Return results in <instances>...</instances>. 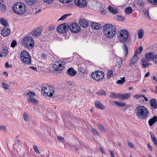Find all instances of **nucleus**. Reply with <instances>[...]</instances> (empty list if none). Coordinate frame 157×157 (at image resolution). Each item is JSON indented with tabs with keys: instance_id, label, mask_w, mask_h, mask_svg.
<instances>
[{
	"instance_id": "f8f14e48",
	"label": "nucleus",
	"mask_w": 157,
	"mask_h": 157,
	"mask_svg": "<svg viewBox=\"0 0 157 157\" xmlns=\"http://www.w3.org/2000/svg\"><path fill=\"white\" fill-rule=\"evenodd\" d=\"M75 3L80 7H85L87 5L86 0H75Z\"/></svg>"
},
{
	"instance_id": "3c124183",
	"label": "nucleus",
	"mask_w": 157,
	"mask_h": 157,
	"mask_svg": "<svg viewBox=\"0 0 157 157\" xmlns=\"http://www.w3.org/2000/svg\"><path fill=\"white\" fill-rule=\"evenodd\" d=\"M44 2H45L47 4L51 3L53 1V0H43Z\"/></svg>"
},
{
	"instance_id": "6e6552de",
	"label": "nucleus",
	"mask_w": 157,
	"mask_h": 157,
	"mask_svg": "<svg viewBox=\"0 0 157 157\" xmlns=\"http://www.w3.org/2000/svg\"><path fill=\"white\" fill-rule=\"evenodd\" d=\"M68 25L65 24L64 25L61 24L58 26L57 29L58 33H63L64 32L65 33L68 31Z\"/></svg>"
},
{
	"instance_id": "7ed1b4c3",
	"label": "nucleus",
	"mask_w": 157,
	"mask_h": 157,
	"mask_svg": "<svg viewBox=\"0 0 157 157\" xmlns=\"http://www.w3.org/2000/svg\"><path fill=\"white\" fill-rule=\"evenodd\" d=\"M13 10L16 14L21 15L25 13L27 10V7L23 3L17 2L14 4Z\"/></svg>"
},
{
	"instance_id": "9d476101",
	"label": "nucleus",
	"mask_w": 157,
	"mask_h": 157,
	"mask_svg": "<svg viewBox=\"0 0 157 157\" xmlns=\"http://www.w3.org/2000/svg\"><path fill=\"white\" fill-rule=\"evenodd\" d=\"M41 91L42 94L44 95L47 96L49 91L53 92V89L52 86H47L46 87H41Z\"/></svg>"
},
{
	"instance_id": "7c9ffc66",
	"label": "nucleus",
	"mask_w": 157,
	"mask_h": 157,
	"mask_svg": "<svg viewBox=\"0 0 157 157\" xmlns=\"http://www.w3.org/2000/svg\"><path fill=\"white\" fill-rule=\"evenodd\" d=\"M108 9L109 11L112 12L113 14H116L118 13L117 10V9H114L113 8L110 6H109Z\"/></svg>"
},
{
	"instance_id": "c756f323",
	"label": "nucleus",
	"mask_w": 157,
	"mask_h": 157,
	"mask_svg": "<svg viewBox=\"0 0 157 157\" xmlns=\"http://www.w3.org/2000/svg\"><path fill=\"white\" fill-rule=\"evenodd\" d=\"M144 35V31L143 29H140L138 33V36L139 39H141Z\"/></svg>"
},
{
	"instance_id": "f704fd0d",
	"label": "nucleus",
	"mask_w": 157,
	"mask_h": 157,
	"mask_svg": "<svg viewBox=\"0 0 157 157\" xmlns=\"http://www.w3.org/2000/svg\"><path fill=\"white\" fill-rule=\"evenodd\" d=\"M71 14H66L62 16L60 18H59L58 21L62 20L63 21L68 16L70 15Z\"/></svg>"
},
{
	"instance_id": "1a4fd4ad",
	"label": "nucleus",
	"mask_w": 157,
	"mask_h": 157,
	"mask_svg": "<svg viewBox=\"0 0 157 157\" xmlns=\"http://www.w3.org/2000/svg\"><path fill=\"white\" fill-rule=\"evenodd\" d=\"M68 29L71 32L73 33H76L78 32L80 29V28L78 25L76 23H73L72 25L69 26L68 25Z\"/></svg>"
},
{
	"instance_id": "864d4df0",
	"label": "nucleus",
	"mask_w": 157,
	"mask_h": 157,
	"mask_svg": "<svg viewBox=\"0 0 157 157\" xmlns=\"http://www.w3.org/2000/svg\"><path fill=\"white\" fill-rule=\"evenodd\" d=\"M55 27L53 26H50L48 27V29L49 31H52L55 29Z\"/></svg>"
},
{
	"instance_id": "ddd939ff",
	"label": "nucleus",
	"mask_w": 157,
	"mask_h": 157,
	"mask_svg": "<svg viewBox=\"0 0 157 157\" xmlns=\"http://www.w3.org/2000/svg\"><path fill=\"white\" fill-rule=\"evenodd\" d=\"M79 24L81 27L85 28L87 27L89 24L87 20L84 19H79Z\"/></svg>"
},
{
	"instance_id": "338daca9",
	"label": "nucleus",
	"mask_w": 157,
	"mask_h": 157,
	"mask_svg": "<svg viewBox=\"0 0 157 157\" xmlns=\"http://www.w3.org/2000/svg\"><path fill=\"white\" fill-rule=\"evenodd\" d=\"M99 149H100V151H101V152L102 154H103L104 155H105V153L103 149L101 148V147H99Z\"/></svg>"
},
{
	"instance_id": "c85d7f7f",
	"label": "nucleus",
	"mask_w": 157,
	"mask_h": 157,
	"mask_svg": "<svg viewBox=\"0 0 157 157\" xmlns=\"http://www.w3.org/2000/svg\"><path fill=\"white\" fill-rule=\"evenodd\" d=\"M115 104L120 107H124L126 105V104L124 102H118L117 101H114Z\"/></svg>"
},
{
	"instance_id": "774afa93",
	"label": "nucleus",
	"mask_w": 157,
	"mask_h": 157,
	"mask_svg": "<svg viewBox=\"0 0 157 157\" xmlns=\"http://www.w3.org/2000/svg\"><path fill=\"white\" fill-rule=\"evenodd\" d=\"M109 152L111 154V157H114V154L112 151H110Z\"/></svg>"
},
{
	"instance_id": "4be33fe9",
	"label": "nucleus",
	"mask_w": 157,
	"mask_h": 157,
	"mask_svg": "<svg viewBox=\"0 0 157 157\" xmlns=\"http://www.w3.org/2000/svg\"><path fill=\"white\" fill-rule=\"evenodd\" d=\"M41 32L40 30L39 29H34L32 32V34L33 36H39Z\"/></svg>"
},
{
	"instance_id": "39448f33",
	"label": "nucleus",
	"mask_w": 157,
	"mask_h": 157,
	"mask_svg": "<svg viewBox=\"0 0 157 157\" xmlns=\"http://www.w3.org/2000/svg\"><path fill=\"white\" fill-rule=\"evenodd\" d=\"M22 44L25 47L31 49L34 46V40L32 37L27 36L23 39Z\"/></svg>"
},
{
	"instance_id": "de8ad7c7",
	"label": "nucleus",
	"mask_w": 157,
	"mask_h": 157,
	"mask_svg": "<svg viewBox=\"0 0 157 157\" xmlns=\"http://www.w3.org/2000/svg\"><path fill=\"white\" fill-rule=\"evenodd\" d=\"M2 52L4 54H6L7 53V48L6 46L3 47L2 48Z\"/></svg>"
},
{
	"instance_id": "bf43d9fd",
	"label": "nucleus",
	"mask_w": 157,
	"mask_h": 157,
	"mask_svg": "<svg viewBox=\"0 0 157 157\" xmlns=\"http://www.w3.org/2000/svg\"><path fill=\"white\" fill-rule=\"evenodd\" d=\"M79 71L81 72L84 73L85 72V70L82 67H80L78 68Z\"/></svg>"
},
{
	"instance_id": "052dcab7",
	"label": "nucleus",
	"mask_w": 157,
	"mask_h": 157,
	"mask_svg": "<svg viewBox=\"0 0 157 157\" xmlns=\"http://www.w3.org/2000/svg\"><path fill=\"white\" fill-rule=\"evenodd\" d=\"M58 140L61 142H63L64 141V139L61 136H58Z\"/></svg>"
},
{
	"instance_id": "13d9d810",
	"label": "nucleus",
	"mask_w": 157,
	"mask_h": 157,
	"mask_svg": "<svg viewBox=\"0 0 157 157\" xmlns=\"http://www.w3.org/2000/svg\"><path fill=\"white\" fill-rule=\"evenodd\" d=\"M92 131L94 134H97V136H98V134L95 128H92Z\"/></svg>"
},
{
	"instance_id": "c03bdc74",
	"label": "nucleus",
	"mask_w": 157,
	"mask_h": 157,
	"mask_svg": "<svg viewBox=\"0 0 157 157\" xmlns=\"http://www.w3.org/2000/svg\"><path fill=\"white\" fill-rule=\"evenodd\" d=\"M24 119L25 121H28V118L27 116V114L26 113H25L23 114Z\"/></svg>"
},
{
	"instance_id": "f03ea898",
	"label": "nucleus",
	"mask_w": 157,
	"mask_h": 157,
	"mask_svg": "<svg viewBox=\"0 0 157 157\" xmlns=\"http://www.w3.org/2000/svg\"><path fill=\"white\" fill-rule=\"evenodd\" d=\"M104 35L108 38H112L116 33V28L113 25L108 24L104 25L103 27Z\"/></svg>"
},
{
	"instance_id": "393cba45",
	"label": "nucleus",
	"mask_w": 157,
	"mask_h": 157,
	"mask_svg": "<svg viewBox=\"0 0 157 157\" xmlns=\"http://www.w3.org/2000/svg\"><path fill=\"white\" fill-rule=\"evenodd\" d=\"M151 139L153 143L155 145V146L157 147V140H156L155 136L154 134L151 133Z\"/></svg>"
},
{
	"instance_id": "72a5a7b5",
	"label": "nucleus",
	"mask_w": 157,
	"mask_h": 157,
	"mask_svg": "<svg viewBox=\"0 0 157 157\" xmlns=\"http://www.w3.org/2000/svg\"><path fill=\"white\" fill-rule=\"evenodd\" d=\"M132 11V8L129 7H127L125 10V12L127 14H130Z\"/></svg>"
},
{
	"instance_id": "8fccbe9b",
	"label": "nucleus",
	"mask_w": 157,
	"mask_h": 157,
	"mask_svg": "<svg viewBox=\"0 0 157 157\" xmlns=\"http://www.w3.org/2000/svg\"><path fill=\"white\" fill-rule=\"evenodd\" d=\"M153 60L155 63L157 64V54H156L155 55L154 57H153Z\"/></svg>"
},
{
	"instance_id": "bb28decb",
	"label": "nucleus",
	"mask_w": 157,
	"mask_h": 157,
	"mask_svg": "<svg viewBox=\"0 0 157 157\" xmlns=\"http://www.w3.org/2000/svg\"><path fill=\"white\" fill-rule=\"evenodd\" d=\"M6 10V7L5 5L2 3H0V11L4 12Z\"/></svg>"
},
{
	"instance_id": "ea45409f",
	"label": "nucleus",
	"mask_w": 157,
	"mask_h": 157,
	"mask_svg": "<svg viewBox=\"0 0 157 157\" xmlns=\"http://www.w3.org/2000/svg\"><path fill=\"white\" fill-rule=\"evenodd\" d=\"M117 19L118 21H123L124 20L125 18L122 16L118 15L117 17Z\"/></svg>"
},
{
	"instance_id": "603ef678",
	"label": "nucleus",
	"mask_w": 157,
	"mask_h": 157,
	"mask_svg": "<svg viewBox=\"0 0 157 157\" xmlns=\"http://www.w3.org/2000/svg\"><path fill=\"white\" fill-rule=\"evenodd\" d=\"M48 92V95L47 96H48L50 97H51L53 96V94L54 93V91L53 90V92H52V91H50Z\"/></svg>"
},
{
	"instance_id": "2f4dec72",
	"label": "nucleus",
	"mask_w": 157,
	"mask_h": 157,
	"mask_svg": "<svg viewBox=\"0 0 157 157\" xmlns=\"http://www.w3.org/2000/svg\"><path fill=\"white\" fill-rule=\"evenodd\" d=\"M137 1V5L141 7L143 6L145 4V2L143 0H136Z\"/></svg>"
},
{
	"instance_id": "c9c22d12",
	"label": "nucleus",
	"mask_w": 157,
	"mask_h": 157,
	"mask_svg": "<svg viewBox=\"0 0 157 157\" xmlns=\"http://www.w3.org/2000/svg\"><path fill=\"white\" fill-rule=\"evenodd\" d=\"M125 82L124 78H121L120 80H118L116 82V83L119 84H123Z\"/></svg>"
},
{
	"instance_id": "a211bd4d",
	"label": "nucleus",
	"mask_w": 157,
	"mask_h": 157,
	"mask_svg": "<svg viewBox=\"0 0 157 157\" xmlns=\"http://www.w3.org/2000/svg\"><path fill=\"white\" fill-rule=\"evenodd\" d=\"M138 58V56L137 55H135L131 58L130 61L129 66H132L137 61Z\"/></svg>"
},
{
	"instance_id": "a878e982",
	"label": "nucleus",
	"mask_w": 157,
	"mask_h": 157,
	"mask_svg": "<svg viewBox=\"0 0 157 157\" xmlns=\"http://www.w3.org/2000/svg\"><path fill=\"white\" fill-rule=\"evenodd\" d=\"M120 95V94H117L116 93L111 92L110 93L109 95V97L113 98H117V97L119 98V96Z\"/></svg>"
},
{
	"instance_id": "680f3d73",
	"label": "nucleus",
	"mask_w": 157,
	"mask_h": 157,
	"mask_svg": "<svg viewBox=\"0 0 157 157\" xmlns=\"http://www.w3.org/2000/svg\"><path fill=\"white\" fill-rule=\"evenodd\" d=\"M128 145L129 147L131 148H133L134 147V145L133 144L132 142H130L128 143Z\"/></svg>"
},
{
	"instance_id": "79ce46f5",
	"label": "nucleus",
	"mask_w": 157,
	"mask_h": 157,
	"mask_svg": "<svg viewBox=\"0 0 157 157\" xmlns=\"http://www.w3.org/2000/svg\"><path fill=\"white\" fill-rule=\"evenodd\" d=\"M148 1L153 5H157V0H147Z\"/></svg>"
},
{
	"instance_id": "e433bc0d",
	"label": "nucleus",
	"mask_w": 157,
	"mask_h": 157,
	"mask_svg": "<svg viewBox=\"0 0 157 157\" xmlns=\"http://www.w3.org/2000/svg\"><path fill=\"white\" fill-rule=\"evenodd\" d=\"M122 48L123 50L124 51L125 53V55L126 56L127 55L128 52V47L125 44H124L123 46H122Z\"/></svg>"
},
{
	"instance_id": "09e8293b",
	"label": "nucleus",
	"mask_w": 157,
	"mask_h": 157,
	"mask_svg": "<svg viewBox=\"0 0 157 157\" xmlns=\"http://www.w3.org/2000/svg\"><path fill=\"white\" fill-rule=\"evenodd\" d=\"M17 45V42L15 40H13L11 44V46L13 48H14Z\"/></svg>"
},
{
	"instance_id": "412c9836",
	"label": "nucleus",
	"mask_w": 157,
	"mask_h": 157,
	"mask_svg": "<svg viewBox=\"0 0 157 157\" xmlns=\"http://www.w3.org/2000/svg\"><path fill=\"white\" fill-rule=\"evenodd\" d=\"M90 26L91 28L96 30L98 29L99 28H101L98 23L94 22L90 23Z\"/></svg>"
},
{
	"instance_id": "2eb2a0df",
	"label": "nucleus",
	"mask_w": 157,
	"mask_h": 157,
	"mask_svg": "<svg viewBox=\"0 0 157 157\" xmlns=\"http://www.w3.org/2000/svg\"><path fill=\"white\" fill-rule=\"evenodd\" d=\"M151 107L153 109H157V101L155 98L151 99L150 101Z\"/></svg>"
},
{
	"instance_id": "4468645a",
	"label": "nucleus",
	"mask_w": 157,
	"mask_h": 157,
	"mask_svg": "<svg viewBox=\"0 0 157 157\" xmlns=\"http://www.w3.org/2000/svg\"><path fill=\"white\" fill-rule=\"evenodd\" d=\"M67 74L71 77L74 76L76 74V71L72 67L68 68L67 71Z\"/></svg>"
},
{
	"instance_id": "69168bd1",
	"label": "nucleus",
	"mask_w": 157,
	"mask_h": 157,
	"mask_svg": "<svg viewBox=\"0 0 157 157\" xmlns=\"http://www.w3.org/2000/svg\"><path fill=\"white\" fill-rule=\"evenodd\" d=\"M60 2L63 3H68V0H59Z\"/></svg>"
},
{
	"instance_id": "f257e3e1",
	"label": "nucleus",
	"mask_w": 157,
	"mask_h": 157,
	"mask_svg": "<svg viewBox=\"0 0 157 157\" xmlns=\"http://www.w3.org/2000/svg\"><path fill=\"white\" fill-rule=\"evenodd\" d=\"M135 112L136 116L141 120L146 119L149 113L147 109L143 105H140L136 107Z\"/></svg>"
},
{
	"instance_id": "cd10ccee",
	"label": "nucleus",
	"mask_w": 157,
	"mask_h": 157,
	"mask_svg": "<svg viewBox=\"0 0 157 157\" xmlns=\"http://www.w3.org/2000/svg\"><path fill=\"white\" fill-rule=\"evenodd\" d=\"M1 24L5 26H7L8 25L7 21L2 18L0 20Z\"/></svg>"
},
{
	"instance_id": "49530a36",
	"label": "nucleus",
	"mask_w": 157,
	"mask_h": 157,
	"mask_svg": "<svg viewBox=\"0 0 157 157\" xmlns=\"http://www.w3.org/2000/svg\"><path fill=\"white\" fill-rule=\"evenodd\" d=\"M2 87L5 90H8L9 89V86L7 84L3 83L2 84Z\"/></svg>"
},
{
	"instance_id": "4c0bfd02",
	"label": "nucleus",
	"mask_w": 157,
	"mask_h": 157,
	"mask_svg": "<svg viewBox=\"0 0 157 157\" xmlns=\"http://www.w3.org/2000/svg\"><path fill=\"white\" fill-rule=\"evenodd\" d=\"M28 102H33V104L37 103L38 101L35 98H29L28 99Z\"/></svg>"
},
{
	"instance_id": "58836bf2",
	"label": "nucleus",
	"mask_w": 157,
	"mask_h": 157,
	"mask_svg": "<svg viewBox=\"0 0 157 157\" xmlns=\"http://www.w3.org/2000/svg\"><path fill=\"white\" fill-rule=\"evenodd\" d=\"M96 94L98 95H105L106 92L105 91L103 90H101L96 93Z\"/></svg>"
},
{
	"instance_id": "aec40b11",
	"label": "nucleus",
	"mask_w": 157,
	"mask_h": 157,
	"mask_svg": "<svg viewBox=\"0 0 157 157\" xmlns=\"http://www.w3.org/2000/svg\"><path fill=\"white\" fill-rule=\"evenodd\" d=\"M95 105L96 108L100 109H105L104 106L102 105L100 101H96L95 102Z\"/></svg>"
},
{
	"instance_id": "a18cd8bd",
	"label": "nucleus",
	"mask_w": 157,
	"mask_h": 157,
	"mask_svg": "<svg viewBox=\"0 0 157 157\" xmlns=\"http://www.w3.org/2000/svg\"><path fill=\"white\" fill-rule=\"evenodd\" d=\"M33 149L34 151L38 154H40V151L37 148V147L36 146H34L33 147Z\"/></svg>"
},
{
	"instance_id": "6e6d98bb",
	"label": "nucleus",
	"mask_w": 157,
	"mask_h": 157,
	"mask_svg": "<svg viewBox=\"0 0 157 157\" xmlns=\"http://www.w3.org/2000/svg\"><path fill=\"white\" fill-rule=\"evenodd\" d=\"M2 130L3 131H4L5 132L6 131V127L5 126H3L2 125L0 126V130Z\"/></svg>"
},
{
	"instance_id": "5701e85b",
	"label": "nucleus",
	"mask_w": 157,
	"mask_h": 157,
	"mask_svg": "<svg viewBox=\"0 0 157 157\" xmlns=\"http://www.w3.org/2000/svg\"><path fill=\"white\" fill-rule=\"evenodd\" d=\"M157 121V117L156 116H154L152 118L149 119L148 121L149 126H152Z\"/></svg>"
},
{
	"instance_id": "e2e57ef3",
	"label": "nucleus",
	"mask_w": 157,
	"mask_h": 157,
	"mask_svg": "<svg viewBox=\"0 0 157 157\" xmlns=\"http://www.w3.org/2000/svg\"><path fill=\"white\" fill-rule=\"evenodd\" d=\"M147 147L150 150V151H152V148L151 147V145L148 143L147 144Z\"/></svg>"
},
{
	"instance_id": "a19ab883",
	"label": "nucleus",
	"mask_w": 157,
	"mask_h": 157,
	"mask_svg": "<svg viewBox=\"0 0 157 157\" xmlns=\"http://www.w3.org/2000/svg\"><path fill=\"white\" fill-rule=\"evenodd\" d=\"M98 125L101 131H102L103 132H105V130L103 126L102 125L100 124H98Z\"/></svg>"
},
{
	"instance_id": "9b49d317",
	"label": "nucleus",
	"mask_w": 157,
	"mask_h": 157,
	"mask_svg": "<svg viewBox=\"0 0 157 157\" xmlns=\"http://www.w3.org/2000/svg\"><path fill=\"white\" fill-rule=\"evenodd\" d=\"M65 63L63 62H62L61 63H60L58 62H56L53 65V68L56 71H60L62 70L64 66L65 65Z\"/></svg>"
},
{
	"instance_id": "4d7b16f0",
	"label": "nucleus",
	"mask_w": 157,
	"mask_h": 157,
	"mask_svg": "<svg viewBox=\"0 0 157 157\" xmlns=\"http://www.w3.org/2000/svg\"><path fill=\"white\" fill-rule=\"evenodd\" d=\"M150 65V64L147 63H146L142 65V67L143 68H145V67H148Z\"/></svg>"
},
{
	"instance_id": "473e14b6",
	"label": "nucleus",
	"mask_w": 157,
	"mask_h": 157,
	"mask_svg": "<svg viewBox=\"0 0 157 157\" xmlns=\"http://www.w3.org/2000/svg\"><path fill=\"white\" fill-rule=\"evenodd\" d=\"M107 78H109L113 76V71L110 70H109L107 72Z\"/></svg>"
},
{
	"instance_id": "423d86ee",
	"label": "nucleus",
	"mask_w": 157,
	"mask_h": 157,
	"mask_svg": "<svg viewBox=\"0 0 157 157\" xmlns=\"http://www.w3.org/2000/svg\"><path fill=\"white\" fill-rule=\"evenodd\" d=\"M20 59L22 63L25 64H29L31 63V56L27 52L23 51L21 53Z\"/></svg>"
},
{
	"instance_id": "5fc2aeb1",
	"label": "nucleus",
	"mask_w": 157,
	"mask_h": 157,
	"mask_svg": "<svg viewBox=\"0 0 157 157\" xmlns=\"http://www.w3.org/2000/svg\"><path fill=\"white\" fill-rule=\"evenodd\" d=\"M27 94L30 97H34L35 96V94L33 92L30 91Z\"/></svg>"
},
{
	"instance_id": "0eeeda50",
	"label": "nucleus",
	"mask_w": 157,
	"mask_h": 157,
	"mask_svg": "<svg viewBox=\"0 0 157 157\" xmlns=\"http://www.w3.org/2000/svg\"><path fill=\"white\" fill-rule=\"evenodd\" d=\"M104 73L102 71H97L92 73L91 74L92 78L97 81L102 79L104 77Z\"/></svg>"
},
{
	"instance_id": "20e7f679",
	"label": "nucleus",
	"mask_w": 157,
	"mask_h": 157,
	"mask_svg": "<svg viewBox=\"0 0 157 157\" xmlns=\"http://www.w3.org/2000/svg\"><path fill=\"white\" fill-rule=\"evenodd\" d=\"M129 33L128 31L125 29L121 30L117 34V36L120 42L124 43V42L128 40Z\"/></svg>"
},
{
	"instance_id": "dca6fc26",
	"label": "nucleus",
	"mask_w": 157,
	"mask_h": 157,
	"mask_svg": "<svg viewBox=\"0 0 157 157\" xmlns=\"http://www.w3.org/2000/svg\"><path fill=\"white\" fill-rule=\"evenodd\" d=\"M11 32L10 30L9 29H6V28H4L1 31V34L4 36L9 35Z\"/></svg>"
},
{
	"instance_id": "b1692460",
	"label": "nucleus",
	"mask_w": 157,
	"mask_h": 157,
	"mask_svg": "<svg viewBox=\"0 0 157 157\" xmlns=\"http://www.w3.org/2000/svg\"><path fill=\"white\" fill-rule=\"evenodd\" d=\"M27 4L30 6H33L37 2V0H25Z\"/></svg>"
},
{
	"instance_id": "37998d69",
	"label": "nucleus",
	"mask_w": 157,
	"mask_h": 157,
	"mask_svg": "<svg viewBox=\"0 0 157 157\" xmlns=\"http://www.w3.org/2000/svg\"><path fill=\"white\" fill-rule=\"evenodd\" d=\"M144 14L145 15V16L147 17V18L151 20V18L149 16L148 13V11L147 10L144 11Z\"/></svg>"
},
{
	"instance_id": "0e129e2a",
	"label": "nucleus",
	"mask_w": 157,
	"mask_h": 157,
	"mask_svg": "<svg viewBox=\"0 0 157 157\" xmlns=\"http://www.w3.org/2000/svg\"><path fill=\"white\" fill-rule=\"evenodd\" d=\"M29 68L32 69L35 71H37V68L36 67H34L33 66H30L29 67Z\"/></svg>"
},
{
	"instance_id": "6ab92c4d",
	"label": "nucleus",
	"mask_w": 157,
	"mask_h": 157,
	"mask_svg": "<svg viewBox=\"0 0 157 157\" xmlns=\"http://www.w3.org/2000/svg\"><path fill=\"white\" fill-rule=\"evenodd\" d=\"M155 55L152 52H148L145 54V57L148 61L153 60V57Z\"/></svg>"
},
{
	"instance_id": "f3484780",
	"label": "nucleus",
	"mask_w": 157,
	"mask_h": 157,
	"mask_svg": "<svg viewBox=\"0 0 157 157\" xmlns=\"http://www.w3.org/2000/svg\"><path fill=\"white\" fill-rule=\"evenodd\" d=\"M131 96L130 94L129 93H124L122 94H120L119 98L121 100L127 99L129 98Z\"/></svg>"
}]
</instances>
